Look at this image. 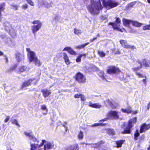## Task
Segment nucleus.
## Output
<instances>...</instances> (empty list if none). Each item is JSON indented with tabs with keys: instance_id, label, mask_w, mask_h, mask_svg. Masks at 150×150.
Segmentation results:
<instances>
[{
	"instance_id": "5",
	"label": "nucleus",
	"mask_w": 150,
	"mask_h": 150,
	"mask_svg": "<svg viewBox=\"0 0 150 150\" xmlns=\"http://www.w3.org/2000/svg\"><path fill=\"white\" fill-rule=\"evenodd\" d=\"M137 120V118L134 117L133 119L130 120L129 122L128 126L126 128L124 131L122 132L123 134H129L130 132V129L133 126L132 123H135Z\"/></svg>"
},
{
	"instance_id": "56",
	"label": "nucleus",
	"mask_w": 150,
	"mask_h": 150,
	"mask_svg": "<svg viewBox=\"0 0 150 150\" xmlns=\"http://www.w3.org/2000/svg\"><path fill=\"white\" fill-rule=\"evenodd\" d=\"M34 137V136L33 135L31 134V135L29 137V138L30 139L32 140Z\"/></svg>"
},
{
	"instance_id": "22",
	"label": "nucleus",
	"mask_w": 150,
	"mask_h": 150,
	"mask_svg": "<svg viewBox=\"0 0 150 150\" xmlns=\"http://www.w3.org/2000/svg\"><path fill=\"white\" fill-rule=\"evenodd\" d=\"M107 133L109 135L112 136L114 135L115 134V130L111 129H108L107 130Z\"/></svg>"
},
{
	"instance_id": "34",
	"label": "nucleus",
	"mask_w": 150,
	"mask_h": 150,
	"mask_svg": "<svg viewBox=\"0 0 150 150\" xmlns=\"http://www.w3.org/2000/svg\"><path fill=\"white\" fill-rule=\"evenodd\" d=\"M139 132L138 130H136L135 133L134 134V139L135 140H137V137L139 136Z\"/></svg>"
},
{
	"instance_id": "60",
	"label": "nucleus",
	"mask_w": 150,
	"mask_h": 150,
	"mask_svg": "<svg viewBox=\"0 0 150 150\" xmlns=\"http://www.w3.org/2000/svg\"><path fill=\"white\" fill-rule=\"evenodd\" d=\"M97 39V38L96 37V38H93V39H91L90 40V41L91 42H93L94 40H95L96 39Z\"/></svg>"
},
{
	"instance_id": "20",
	"label": "nucleus",
	"mask_w": 150,
	"mask_h": 150,
	"mask_svg": "<svg viewBox=\"0 0 150 150\" xmlns=\"http://www.w3.org/2000/svg\"><path fill=\"white\" fill-rule=\"evenodd\" d=\"M120 43L122 46L124 48L126 49H129V45L127 43V42L125 40H120Z\"/></svg>"
},
{
	"instance_id": "53",
	"label": "nucleus",
	"mask_w": 150,
	"mask_h": 150,
	"mask_svg": "<svg viewBox=\"0 0 150 150\" xmlns=\"http://www.w3.org/2000/svg\"><path fill=\"white\" fill-rule=\"evenodd\" d=\"M129 49L130 48L132 50L135 49H136V47L134 46H131L130 45H129Z\"/></svg>"
},
{
	"instance_id": "2",
	"label": "nucleus",
	"mask_w": 150,
	"mask_h": 150,
	"mask_svg": "<svg viewBox=\"0 0 150 150\" xmlns=\"http://www.w3.org/2000/svg\"><path fill=\"white\" fill-rule=\"evenodd\" d=\"M32 23L34 25L31 26V30L33 33L35 34L41 29L42 26V23L38 20L34 21L32 22Z\"/></svg>"
},
{
	"instance_id": "8",
	"label": "nucleus",
	"mask_w": 150,
	"mask_h": 150,
	"mask_svg": "<svg viewBox=\"0 0 150 150\" xmlns=\"http://www.w3.org/2000/svg\"><path fill=\"white\" fill-rule=\"evenodd\" d=\"M26 50L28 52V56L30 62H33L34 60H35L37 58L35 55V53L30 50L29 48H27Z\"/></svg>"
},
{
	"instance_id": "29",
	"label": "nucleus",
	"mask_w": 150,
	"mask_h": 150,
	"mask_svg": "<svg viewBox=\"0 0 150 150\" xmlns=\"http://www.w3.org/2000/svg\"><path fill=\"white\" fill-rule=\"evenodd\" d=\"M113 28L115 30H118V31H120L121 32H123L124 31L126 32V30L123 28H122L121 29H120L119 28V27H117L115 25H113Z\"/></svg>"
},
{
	"instance_id": "6",
	"label": "nucleus",
	"mask_w": 150,
	"mask_h": 150,
	"mask_svg": "<svg viewBox=\"0 0 150 150\" xmlns=\"http://www.w3.org/2000/svg\"><path fill=\"white\" fill-rule=\"evenodd\" d=\"M107 116L108 119H117L119 117V113L117 111L111 110L108 113Z\"/></svg>"
},
{
	"instance_id": "40",
	"label": "nucleus",
	"mask_w": 150,
	"mask_h": 150,
	"mask_svg": "<svg viewBox=\"0 0 150 150\" xmlns=\"http://www.w3.org/2000/svg\"><path fill=\"white\" fill-rule=\"evenodd\" d=\"M11 6L12 7V8L14 10H16L18 9V7L17 6L14 4H12L11 5Z\"/></svg>"
},
{
	"instance_id": "39",
	"label": "nucleus",
	"mask_w": 150,
	"mask_h": 150,
	"mask_svg": "<svg viewBox=\"0 0 150 150\" xmlns=\"http://www.w3.org/2000/svg\"><path fill=\"white\" fill-rule=\"evenodd\" d=\"M12 124H15L16 126H20L19 125L16 119H14L12 120Z\"/></svg>"
},
{
	"instance_id": "35",
	"label": "nucleus",
	"mask_w": 150,
	"mask_h": 150,
	"mask_svg": "<svg viewBox=\"0 0 150 150\" xmlns=\"http://www.w3.org/2000/svg\"><path fill=\"white\" fill-rule=\"evenodd\" d=\"M135 4V2H133L129 3L127 6V8H129L130 7H132Z\"/></svg>"
},
{
	"instance_id": "47",
	"label": "nucleus",
	"mask_w": 150,
	"mask_h": 150,
	"mask_svg": "<svg viewBox=\"0 0 150 150\" xmlns=\"http://www.w3.org/2000/svg\"><path fill=\"white\" fill-rule=\"evenodd\" d=\"M146 78H145V79H143L142 80V81L143 83L144 84L145 86H146L147 84V81H146Z\"/></svg>"
},
{
	"instance_id": "44",
	"label": "nucleus",
	"mask_w": 150,
	"mask_h": 150,
	"mask_svg": "<svg viewBox=\"0 0 150 150\" xmlns=\"http://www.w3.org/2000/svg\"><path fill=\"white\" fill-rule=\"evenodd\" d=\"M4 25L7 27H11V25L10 23L8 22H6L4 23Z\"/></svg>"
},
{
	"instance_id": "24",
	"label": "nucleus",
	"mask_w": 150,
	"mask_h": 150,
	"mask_svg": "<svg viewBox=\"0 0 150 150\" xmlns=\"http://www.w3.org/2000/svg\"><path fill=\"white\" fill-rule=\"evenodd\" d=\"M132 25L134 26L140 27L142 25V24L141 23H139L137 21H132Z\"/></svg>"
},
{
	"instance_id": "38",
	"label": "nucleus",
	"mask_w": 150,
	"mask_h": 150,
	"mask_svg": "<svg viewBox=\"0 0 150 150\" xmlns=\"http://www.w3.org/2000/svg\"><path fill=\"white\" fill-rule=\"evenodd\" d=\"M143 29L144 30H150V25H147L143 27Z\"/></svg>"
},
{
	"instance_id": "7",
	"label": "nucleus",
	"mask_w": 150,
	"mask_h": 150,
	"mask_svg": "<svg viewBox=\"0 0 150 150\" xmlns=\"http://www.w3.org/2000/svg\"><path fill=\"white\" fill-rule=\"evenodd\" d=\"M76 80L79 83H83L85 82L86 78L82 74L79 72L76 75Z\"/></svg>"
},
{
	"instance_id": "43",
	"label": "nucleus",
	"mask_w": 150,
	"mask_h": 150,
	"mask_svg": "<svg viewBox=\"0 0 150 150\" xmlns=\"http://www.w3.org/2000/svg\"><path fill=\"white\" fill-rule=\"evenodd\" d=\"M27 2L32 6H34L33 2L31 0H26Z\"/></svg>"
},
{
	"instance_id": "58",
	"label": "nucleus",
	"mask_w": 150,
	"mask_h": 150,
	"mask_svg": "<svg viewBox=\"0 0 150 150\" xmlns=\"http://www.w3.org/2000/svg\"><path fill=\"white\" fill-rule=\"evenodd\" d=\"M108 119V117H107L104 118V119H103L102 120H100V121H106Z\"/></svg>"
},
{
	"instance_id": "21",
	"label": "nucleus",
	"mask_w": 150,
	"mask_h": 150,
	"mask_svg": "<svg viewBox=\"0 0 150 150\" xmlns=\"http://www.w3.org/2000/svg\"><path fill=\"white\" fill-rule=\"evenodd\" d=\"M120 19L119 18H117L115 23H110L109 24L112 25L113 27V25H115L117 27H120L121 22Z\"/></svg>"
},
{
	"instance_id": "62",
	"label": "nucleus",
	"mask_w": 150,
	"mask_h": 150,
	"mask_svg": "<svg viewBox=\"0 0 150 150\" xmlns=\"http://www.w3.org/2000/svg\"><path fill=\"white\" fill-rule=\"evenodd\" d=\"M137 113H138V111H137V110H136V111H133L132 112V113L134 114H136Z\"/></svg>"
},
{
	"instance_id": "1",
	"label": "nucleus",
	"mask_w": 150,
	"mask_h": 150,
	"mask_svg": "<svg viewBox=\"0 0 150 150\" xmlns=\"http://www.w3.org/2000/svg\"><path fill=\"white\" fill-rule=\"evenodd\" d=\"M91 4L87 6L88 11L93 15H97L99 13V11L103 8V6L101 4L100 0L98 2H95L91 1Z\"/></svg>"
},
{
	"instance_id": "30",
	"label": "nucleus",
	"mask_w": 150,
	"mask_h": 150,
	"mask_svg": "<svg viewBox=\"0 0 150 150\" xmlns=\"http://www.w3.org/2000/svg\"><path fill=\"white\" fill-rule=\"evenodd\" d=\"M89 44V43L88 42L83 45L76 46L75 47V48L76 49H81L84 48L86 46L88 45Z\"/></svg>"
},
{
	"instance_id": "4",
	"label": "nucleus",
	"mask_w": 150,
	"mask_h": 150,
	"mask_svg": "<svg viewBox=\"0 0 150 150\" xmlns=\"http://www.w3.org/2000/svg\"><path fill=\"white\" fill-rule=\"evenodd\" d=\"M137 62L139 64V65L138 67H134L133 69V70L134 71H136L141 68L142 67V64L146 67H149L150 65V60H146V59H143L142 63L139 60H137Z\"/></svg>"
},
{
	"instance_id": "11",
	"label": "nucleus",
	"mask_w": 150,
	"mask_h": 150,
	"mask_svg": "<svg viewBox=\"0 0 150 150\" xmlns=\"http://www.w3.org/2000/svg\"><path fill=\"white\" fill-rule=\"evenodd\" d=\"M120 72L119 69L115 67H110L107 70V72L109 74H113Z\"/></svg>"
},
{
	"instance_id": "42",
	"label": "nucleus",
	"mask_w": 150,
	"mask_h": 150,
	"mask_svg": "<svg viewBox=\"0 0 150 150\" xmlns=\"http://www.w3.org/2000/svg\"><path fill=\"white\" fill-rule=\"evenodd\" d=\"M106 102L108 103V105L112 107V108H114L112 106V103L110 100L109 99H107L106 100Z\"/></svg>"
},
{
	"instance_id": "48",
	"label": "nucleus",
	"mask_w": 150,
	"mask_h": 150,
	"mask_svg": "<svg viewBox=\"0 0 150 150\" xmlns=\"http://www.w3.org/2000/svg\"><path fill=\"white\" fill-rule=\"evenodd\" d=\"M10 119V117L9 116H7L6 119L4 120V121L5 122H7Z\"/></svg>"
},
{
	"instance_id": "19",
	"label": "nucleus",
	"mask_w": 150,
	"mask_h": 150,
	"mask_svg": "<svg viewBox=\"0 0 150 150\" xmlns=\"http://www.w3.org/2000/svg\"><path fill=\"white\" fill-rule=\"evenodd\" d=\"M63 58L65 61V63L67 65H68L70 64V60L67 54L66 53H63Z\"/></svg>"
},
{
	"instance_id": "63",
	"label": "nucleus",
	"mask_w": 150,
	"mask_h": 150,
	"mask_svg": "<svg viewBox=\"0 0 150 150\" xmlns=\"http://www.w3.org/2000/svg\"><path fill=\"white\" fill-rule=\"evenodd\" d=\"M115 53L116 54H120V52L119 50H117L116 51Z\"/></svg>"
},
{
	"instance_id": "32",
	"label": "nucleus",
	"mask_w": 150,
	"mask_h": 150,
	"mask_svg": "<svg viewBox=\"0 0 150 150\" xmlns=\"http://www.w3.org/2000/svg\"><path fill=\"white\" fill-rule=\"evenodd\" d=\"M74 33L77 35L81 34L82 32L81 30L76 28L74 29Z\"/></svg>"
},
{
	"instance_id": "15",
	"label": "nucleus",
	"mask_w": 150,
	"mask_h": 150,
	"mask_svg": "<svg viewBox=\"0 0 150 150\" xmlns=\"http://www.w3.org/2000/svg\"><path fill=\"white\" fill-rule=\"evenodd\" d=\"M46 143L44 145V147L45 148H47L48 149H51L53 148L54 146V144L52 142H46Z\"/></svg>"
},
{
	"instance_id": "46",
	"label": "nucleus",
	"mask_w": 150,
	"mask_h": 150,
	"mask_svg": "<svg viewBox=\"0 0 150 150\" xmlns=\"http://www.w3.org/2000/svg\"><path fill=\"white\" fill-rule=\"evenodd\" d=\"M22 7L23 9H26L28 7V5L27 4H25V5H23L22 6Z\"/></svg>"
},
{
	"instance_id": "13",
	"label": "nucleus",
	"mask_w": 150,
	"mask_h": 150,
	"mask_svg": "<svg viewBox=\"0 0 150 150\" xmlns=\"http://www.w3.org/2000/svg\"><path fill=\"white\" fill-rule=\"evenodd\" d=\"M62 51H67L70 54L72 55H76V52L69 47H65L63 49Z\"/></svg>"
},
{
	"instance_id": "41",
	"label": "nucleus",
	"mask_w": 150,
	"mask_h": 150,
	"mask_svg": "<svg viewBox=\"0 0 150 150\" xmlns=\"http://www.w3.org/2000/svg\"><path fill=\"white\" fill-rule=\"evenodd\" d=\"M98 54L101 57H104L105 55V54L103 51H98Z\"/></svg>"
},
{
	"instance_id": "17",
	"label": "nucleus",
	"mask_w": 150,
	"mask_h": 150,
	"mask_svg": "<svg viewBox=\"0 0 150 150\" xmlns=\"http://www.w3.org/2000/svg\"><path fill=\"white\" fill-rule=\"evenodd\" d=\"M16 58L18 62L21 61L24 59V55L22 54L17 53L16 54Z\"/></svg>"
},
{
	"instance_id": "36",
	"label": "nucleus",
	"mask_w": 150,
	"mask_h": 150,
	"mask_svg": "<svg viewBox=\"0 0 150 150\" xmlns=\"http://www.w3.org/2000/svg\"><path fill=\"white\" fill-rule=\"evenodd\" d=\"M136 75H137L139 78H146V76H144L139 73L136 72Z\"/></svg>"
},
{
	"instance_id": "12",
	"label": "nucleus",
	"mask_w": 150,
	"mask_h": 150,
	"mask_svg": "<svg viewBox=\"0 0 150 150\" xmlns=\"http://www.w3.org/2000/svg\"><path fill=\"white\" fill-rule=\"evenodd\" d=\"M150 128V124L147 125L145 124H143L141 126L140 129V132L142 133Z\"/></svg>"
},
{
	"instance_id": "59",
	"label": "nucleus",
	"mask_w": 150,
	"mask_h": 150,
	"mask_svg": "<svg viewBox=\"0 0 150 150\" xmlns=\"http://www.w3.org/2000/svg\"><path fill=\"white\" fill-rule=\"evenodd\" d=\"M44 4L45 5V6L47 8H49L50 6V4H48L45 5V4Z\"/></svg>"
},
{
	"instance_id": "18",
	"label": "nucleus",
	"mask_w": 150,
	"mask_h": 150,
	"mask_svg": "<svg viewBox=\"0 0 150 150\" xmlns=\"http://www.w3.org/2000/svg\"><path fill=\"white\" fill-rule=\"evenodd\" d=\"M42 93V95L45 98L48 97L51 93L50 91L48 90L47 89H42L41 90Z\"/></svg>"
},
{
	"instance_id": "9",
	"label": "nucleus",
	"mask_w": 150,
	"mask_h": 150,
	"mask_svg": "<svg viewBox=\"0 0 150 150\" xmlns=\"http://www.w3.org/2000/svg\"><path fill=\"white\" fill-rule=\"evenodd\" d=\"M132 20L124 18L123 20V24L124 25L128 28L129 32L133 33L135 32L134 30H132L131 27L129 26L130 24H132Z\"/></svg>"
},
{
	"instance_id": "28",
	"label": "nucleus",
	"mask_w": 150,
	"mask_h": 150,
	"mask_svg": "<svg viewBox=\"0 0 150 150\" xmlns=\"http://www.w3.org/2000/svg\"><path fill=\"white\" fill-rule=\"evenodd\" d=\"M115 142L116 144V147L119 148L121 147L123 143V140H120L116 141Z\"/></svg>"
},
{
	"instance_id": "61",
	"label": "nucleus",
	"mask_w": 150,
	"mask_h": 150,
	"mask_svg": "<svg viewBox=\"0 0 150 150\" xmlns=\"http://www.w3.org/2000/svg\"><path fill=\"white\" fill-rule=\"evenodd\" d=\"M32 140L35 142L37 141L36 138L34 137H33Z\"/></svg>"
},
{
	"instance_id": "50",
	"label": "nucleus",
	"mask_w": 150,
	"mask_h": 150,
	"mask_svg": "<svg viewBox=\"0 0 150 150\" xmlns=\"http://www.w3.org/2000/svg\"><path fill=\"white\" fill-rule=\"evenodd\" d=\"M24 134L26 136H28V137L31 135V133H30L28 132H24Z\"/></svg>"
},
{
	"instance_id": "27",
	"label": "nucleus",
	"mask_w": 150,
	"mask_h": 150,
	"mask_svg": "<svg viewBox=\"0 0 150 150\" xmlns=\"http://www.w3.org/2000/svg\"><path fill=\"white\" fill-rule=\"evenodd\" d=\"M19 71L20 72H23L26 71L28 70L27 67L25 66H22L19 67Z\"/></svg>"
},
{
	"instance_id": "23",
	"label": "nucleus",
	"mask_w": 150,
	"mask_h": 150,
	"mask_svg": "<svg viewBox=\"0 0 150 150\" xmlns=\"http://www.w3.org/2000/svg\"><path fill=\"white\" fill-rule=\"evenodd\" d=\"M32 81V79H30L27 81H26L24 82L22 86V88H23L25 87H27L29 86L31 82Z\"/></svg>"
},
{
	"instance_id": "16",
	"label": "nucleus",
	"mask_w": 150,
	"mask_h": 150,
	"mask_svg": "<svg viewBox=\"0 0 150 150\" xmlns=\"http://www.w3.org/2000/svg\"><path fill=\"white\" fill-rule=\"evenodd\" d=\"M88 105L90 107L96 108H100L102 106L101 105L98 103L93 104L91 102H89Z\"/></svg>"
},
{
	"instance_id": "14",
	"label": "nucleus",
	"mask_w": 150,
	"mask_h": 150,
	"mask_svg": "<svg viewBox=\"0 0 150 150\" xmlns=\"http://www.w3.org/2000/svg\"><path fill=\"white\" fill-rule=\"evenodd\" d=\"M78 145L77 144H75L70 145L66 148L65 150H78Z\"/></svg>"
},
{
	"instance_id": "37",
	"label": "nucleus",
	"mask_w": 150,
	"mask_h": 150,
	"mask_svg": "<svg viewBox=\"0 0 150 150\" xmlns=\"http://www.w3.org/2000/svg\"><path fill=\"white\" fill-rule=\"evenodd\" d=\"M78 138L79 139H81L83 138V134L82 132L80 131L78 135Z\"/></svg>"
},
{
	"instance_id": "3",
	"label": "nucleus",
	"mask_w": 150,
	"mask_h": 150,
	"mask_svg": "<svg viewBox=\"0 0 150 150\" xmlns=\"http://www.w3.org/2000/svg\"><path fill=\"white\" fill-rule=\"evenodd\" d=\"M103 2L104 6L108 9L114 8L119 5L118 2H114L113 1L110 0L107 2L105 1V0H101Z\"/></svg>"
},
{
	"instance_id": "64",
	"label": "nucleus",
	"mask_w": 150,
	"mask_h": 150,
	"mask_svg": "<svg viewBox=\"0 0 150 150\" xmlns=\"http://www.w3.org/2000/svg\"><path fill=\"white\" fill-rule=\"evenodd\" d=\"M7 150H12V149L10 147H8Z\"/></svg>"
},
{
	"instance_id": "52",
	"label": "nucleus",
	"mask_w": 150,
	"mask_h": 150,
	"mask_svg": "<svg viewBox=\"0 0 150 150\" xmlns=\"http://www.w3.org/2000/svg\"><path fill=\"white\" fill-rule=\"evenodd\" d=\"M101 125L102 124L101 123H96L94 125H92L91 126L92 127H96Z\"/></svg>"
},
{
	"instance_id": "54",
	"label": "nucleus",
	"mask_w": 150,
	"mask_h": 150,
	"mask_svg": "<svg viewBox=\"0 0 150 150\" xmlns=\"http://www.w3.org/2000/svg\"><path fill=\"white\" fill-rule=\"evenodd\" d=\"M99 75L101 77L103 76L104 75V73L103 71H101L99 74Z\"/></svg>"
},
{
	"instance_id": "57",
	"label": "nucleus",
	"mask_w": 150,
	"mask_h": 150,
	"mask_svg": "<svg viewBox=\"0 0 150 150\" xmlns=\"http://www.w3.org/2000/svg\"><path fill=\"white\" fill-rule=\"evenodd\" d=\"M79 56L81 58L83 56L84 57H86V54H80Z\"/></svg>"
},
{
	"instance_id": "45",
	"label": "nucleus",
	"mask_w": 150,
	"mask_h": 150,
	"mask_svg": "<svg viewBox=\"0 0 150 150\" xmlns=\"http://www.w3.org/2000/svg\"><path fill=\"white\" fill-rule=\"evenodd\" d=\"M80 98L82 101H85L86 99V97L83 95L81 94L80 96Z\"/></svg>"
},
{
	"instance_id": "31",
	"label": "nucleus",
	"mask_w": 150,
	"mask_h": 150,
	"mask_svg": "<svg viewBox=\"0 0 150 150\" xmlns=\"http://www.w3.org/2000/svg\"><path fill=\"white\" fill-rule=\"evenodd\" d=\"M121 110L124 112L127 113H130L132 112V109L130 107L126 109H122Z\"/></svg>"
},
{
	"instance_id": "10",
	"label": "nucleus",
	"mask_w": 150,
	"mask_h": 150,
	"mask_svg": "<svg viewBox=\"0 0 150 150\" xmlns=\"http://www.w3.org/2000/svg\"><path fill=\"white\" fill-rule=\"evenodd\" d=\"M46 142L45 140L42 141L41 144L40 145L35 144H31V150H40L41 147L42 146L44 143Z\"/></svg>"
},
{
	"instance_id": "33",
	"label": "nucleus",
	"mask_w": 150,
	"mask_h": 150,
	"mask_svg": "<svg viewBox=\"0 0 150 150\" xmlns=\"http://www.w3.org/2000/svg\"><path fill=\"white\" fill-rule=\"evenodd\" d=\"M33 61L34 62L35 65L37 66H39L41 65L40 61L37 58L35 59V60H34Z\"/></svg>"
},
{
	"instance_id": "26",
	"label": "nucleus",
	"mask_w": 150,
	"mask_h": 150,
	"mask_svg": "<svg viewBox=\"0 0 150 150\" xmlns=\"http://www.w3.org/2000/svg\"><path fill=\"white\" fill-rule=\"evenodd\" d=\"M41 109L45 111V112L43 113V114L46 115L47 113L48 110L46 106L44 105H41Z\"/></svg>"
},
{
	"instance_id": "25",
	"label": "nucleus",
	"mask_w": 150,
	"mask_h": 150,
	"mask_svg": "<svg viewBox=\"0 0 150 150\" xmlns=\"http://www.w3.org/2000/svg\"><path fill=\"white\" fill-rule=\"evenodd\" d=\"M5 6V3H2L0 4V17H1L2 16L1 12L4 10Z\"/></svg>"
},
{
	"instance_id": "55",
	"label": "nucleus",
	"mask_w": 150,
	"mask_h": 150,
	"mask_svg": "<svg viewBox=\"0 0 150 150\" xmlns=\"http://www.w3.org/2000/svg\"><path fill=\"white\" fill-rule=\"evenodd\" d=\"M150 107V102H149V103H148V105H147V109L148 110H149Z\"/></svg>"
},
{
	"instance_id": "49",
	"label": "nucleus",
	"mask_w": 150,
	"mask_h": 150,
	"mask_svg": "<svg viewBox=\"0 0 150 150\" xmlns=\"http://www.w3.org/2000/svg\"><path fill=\"white\" fill-rule=\"evenodd\" d=\"M81 94H77L74 95V97L76 98H80V96Z\"/></svg>"
},
{
	"instance_id": "51",
	"label": "nucleus",
	"mask_w": 150,
	"mask_h": 150,
	"mask_svg": "<svg viewBox=\"0 0 150 150\" xmlns=\"http://www.w3.org/2000/svg\"><path fill=\"white\" fill-rule=\"evenodd\" d=\"M81 57L79 56L76 59V62H80L81 61Z\"/></svg>"
}]
</instances>
